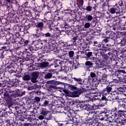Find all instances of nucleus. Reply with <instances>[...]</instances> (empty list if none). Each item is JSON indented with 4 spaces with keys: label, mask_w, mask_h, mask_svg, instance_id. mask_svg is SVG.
<instances>
[{
    "label": "nucleus",
    "mask_w": 126,
    "mask_h": 126,
    "mask_svg": "<svg viewBox=\"0 0 126 126\" xmlns=\"http://www.w3.org/2000/svg\"><path fill=\"white\" fill-rule=\"evenodd\" d=\"M55 83H56V84H57V85L61 84V82H58V81H56V82H55Z\"/></svg>",
    "instance_id": "nucleus-60"
},
{
    "label": "nucleus",
    "mask_w": 126,
    "mask_h": 126,
    "mask_svg": "<svg viewBox=\"0 0 126 126\" xmlns=\"http://www.w3.org/2000/svg\"><path fill=\"white\" fill-rule=\"evenodd\" d=\"M5 97H7V98H9V95L8 94H5Z\"/></svg>",
    "instance_id": "nucleus-55"
},
{
    "label": "nucleus",
    "mask_w": 126,
    "mask_h": 126,
    "mask_svg": "<svg viewBox=\"0 0 126 126\" xmlns=\"http://www.w3.org/2000/svg\"><path fill=\"white\" fill-rule=\"evenodd\" d=\"M108 56H112L113 55V53H108Z\"/></svg>",
    "instance_id": "nucleus-61"
},
{
    "label": "nucleus",
    "mask_w": 126,
    "mask_h": 126,
    "mask_svg": "<svg viewBox=\"0 0 126 126\" xmlns=\"http://www.w3.org/2000/svg\"><path fill=\"white\" fill-rule=\"evenodd\" d=\"M53 118V116H52V115H49L48 117H46V120H51V119Z\"/></svg>",
    "instance_id": "nucleus-40"
},
{
    "label": "nucleus",
    "mask_w": 126,
    "mask_h": 126,
    "mask_svg": "<svg viewBox=\"0 0 126 126\" xmlns=\"http://www.w3.org/2000/svg\"><path fill=\"white\" fill-rule=\"evenodd\" d=\"M98 120H100V121H103L104 120V117H102V115H100L98 116Z\"/></svg>",
    "instance_id": "nucleus-46"
},
{
    "label": "nucleus",
    "mask_w": 126,
    "mask_h": 126,
    "mask_svg": "<svg viewBox=\"0 0 126 126\" xmlns=\"http://www.w3.org/2000/svg\"><path fill=\"white\" fill-rule=\"evenodd\" d=\"M113 119V120H115V123L116 124H121L122 125V123H123V121H124V119H122L121 116H118L116 117V118H112Z\"/></svg>",
    "instance_id": "nucleus-9"
},
{
    "label": "nucleus",
    "mask_w": 126,
    "mask_h": 126,
    "mask_svg": "<svg viewBox=\"0 0 126 126\" xmlns=\"http://www.w3.org/2000/svg\"><path fill=\"white\" fill-rule=\"evenodd\" d=\"M94 51H97V53L95 54V56L96 58H107V56H103L104 55V53L106 52H107V50L108 49H102V48H101V44H98V42L95 41L94 42Z\"/></svg>",
    "instance_id": "nucleus-1"
},
{
    "label": "nucleus",
    "mask_w": 126,
    "mask_h": 126,
    "mask_svg": "<svg viewBox=\"0 0 126 126\" xmlns=\"http://www.w3.org/2000/svg\"><path fill=\"white\" fill-rule=\"evenodd\" d=\"M30 75H25L23 77V80H25L26 81H27L28 80H30Z\"/></svg>",
    "instance_id": "nucleus-19"
},
{
    "label": "nucleus",
    "mask_w": 126,
    "mask_h": 126,
    "mask_svg": "<svg viewBox=\"0 0 126 126\" xmlns=\"http://www.w3.org/2000/svg\"><path fill=\"white\" fill-rule=\"evenodd\" d=\"M72 78L74 80V81H76V82H77L78 84H80V85L83 84V81H82V79H81V78L73 77Z\"/></svg>",
    "instance_id": "nucleus-12"
},
{
    "label": "nucleus",
    "mask_w": 126,
    "mask_h": 126,
    "mask_svg": "<svg viewBox=\"0 0 126 126\" xmlns=\"http://www.w3.org/2000/svg\"><path fill=\"white\" fill-rule=\"evenodd\" d=\"M50 113V111H48L46 108H42V110L40 112V115H42V116H46Z\"/></svg>",
    "instance_id": "nucleus-14"
},
{
    "label": "nucleus",
    "mask_w": 126,
    "mask_h": 126,
    "mask_svg": "<svg viewBox=\"0 0 126 126\" xmlns=\"http://www.w3.org/2000/svg\"><path fill=\"white\" fill-rule=\"evenodd\" d=\"M52 76H53V75H52V74L48 73L46 75H45V78H46V79H48V78H51Z\"/></svg>",
    "instance_id": "nucleus-25"
},
{
    "label": "nucleus",
    "mask_w": 126,
    "mask_h": 126,
    "mask_svg": "<svg viewBox=\"0 0 126 126\" xmlns=\"http://www.w3.org/2000/svg\"><path fill=\"white\" fill-rule=\"evenodd\" d=\"M83 3H84V1L83 0H80V5L82 6V5H83Z\"/></svg>",
    "instance_id": "nucleus-44"
},
{
    "label": "nucleus",
    "mask_w": 126,
    "mask_h": 126,
    "mask_svg": "<svg viewBox=\"0 0 126 126\" xmlns=\"http://www.w3.org/2000/svg\"><path fill=\"white\" fill-rule=\"evenodd\" d=\"M91 60H92L93 61H95L96 60V58L94 57H92L91 59Z\"/></svg>",
    "instance_id": "nucleus-57"
},
{
    "label": "nucleus",
    "mask_w": 126,
    "mask_h": 126,
    "mask_svg": "<svg viewBox=\"0 0 126 126\" xmlns=\"http://www.w3.org/2000/svg\"><path fill=\"white\" fill-rule=\"evenodd\" d=\"M119 5L121 7H123V6H125L126 7V6H125V4H124V2H123L122 0L119 2Z\"/></svg>",
    "instance_id": "nucleus-30"
},
{
    "label": "nucleus",
    "mask_w": 126,
    "mask_h": 126,
    "mask_svg": "<svg viewBox=\"0 0 126 126\" xmlns=\"http://www.w3.org/2000/svg\"><path fill=\"white\" fill-rule=\"evenodd\" d=\"M102 106H104V104L102 105H96V107H97V108H100V107H102Z\"/></svg>",
    "instance_id": "nucleus-52"
},
{
    "label": "nucleus",
    "mask_w": 126,
    "mask_h": 126,
    "mask_svg": "<svg viewBox=\"0 0 126 126\" xmlns=\"http://www.w3.org/2000/svg\"><path fill=\"white\" fill-rule=\"evenodd\" d=\"M95 64H96V65H101V63H100V61L98 60H95Z\"/></svg>",
    "instance_id": "nucleus-34"
},
{
    "label": "nucleus",
    "mask_w": 126,
    "mask_h": 126,
    "mask_svg": "<svg viewBox=\"0 0 126 126\" xmlns=\"http://www.w3.org/2000/svg\"><path fill=\"white\" fill-rule=\"evenodd\" d=\"M89 116L91 119H95L97 117V113L95 110H94L89 113Z\"/></svg>",
    "instance_id": "nucleus-10"
},
{
    "label": "nucleus",
    "mask_w": 126,
    "mask_h": 126,
    "mask_svg": "<svg viewBox=\"0 0 126 126\" xmlns=\"http://www.w3.org/2000/svg\"><path fill=\"white\" fill-rule=\"evenodd\" d=\"M92 125L94 126H103V124L99 123L97 120L94 119L91 121Z\"/></svg>",
    "instance_id": "nucleus-8"
},
{
    "label": "nucleus",
    "mask_w": 126,
    "mask_h": 126,
    "mask_svg": "<svg viewBox=\"0 0 126 126\" xmlns=\"http://www.w3.org/2000/svg\"><path fill=\"white\" fill-rule=\"evenodd\" d=\"M34 100H35V102H40L41 99H40V98L39 97L36 96L34 98Z\"/></svg>",
    "instance_id": "nucleus-39"
},
{
    "label": "nucleus",
    "mask_w": 126,
    "mask_h": 126,
    "mask_svg": "<svg viewBox=\"0 0 126 126\" xmlns=\"http://www.w3.org/2000/svg\"><path fill=\"white\" fill-rule=\"evenodd\" d=\"M69 88L71 90V91H74V90H77V87L72 85H70Z\"/></svg>",
    "instance_id": "nucleus-23"
},
{
    "label": "nucleus",
    "mask_w": 126,
    "mask_h": 126,
    "mask_svg": "<svg viewBox=\"0 0 126 126\" xmlns=\"http://www.w3.org/2000/svg\"><path fill=\"white\" fill-rule=\"evenodd\" d=\"M69 57L71 60H73V57L74 56V52L70 51L68 53Z\"/></svg>",
    "instance_id": "nucleus-18"
},
{
    "label": "nucleus",
    "mask_w": 126,
    "mask_h": 126,
    "mask_svg": "<svg viewBox=\"0 0 126 126\" xmlns=\"http://www.w3.org/2000/svg\"><path fill=\"white\" fill-rule=\"evenodd\" d=\"M42 124H44V125H47V122L46 121H42Z\"/></svg>",
    "instance_id": "nucleus-56"
},
{
    "label": "nucleus",
    "mask_w": 126,
    "mask_h": 126,
    "mask_svg": "<svg viewBox=\"0 0 126 126\" xmlns=\"http://www.w3.org/2000/svg\"><path fill=\"white\" fill-rule=\"evenodd\" d=\"M96 17H98V18H100V17H102L103 15H104V14L100 12L99 11H97L96 13Z\"/></svg>",
    "instance_id": "nucleus-20"
},
{
    "label": "nucleus",
    "mask_w": 126,
    "mask_h": 126,
    "mask_svg": "<svg viewBox=\"0 0 126 126\" xmlns=\"http://www.w3.org/2000/svg\"><path fill=\"white\" fill-rule=\"evenodd\" d=\"M109 11L111 14H121V9L118 6L110 8Z\"/></svg>",
    "instance_id": "nucleus-7"
},
{
    "label": "nucleus",
    "mask_w": 126,
    "mask_h": 126,
    "mask_svg": "<svg viewBox=\"0 0 126 126\" xmlns=\"http://www.w3.org/2000/svg\"><path fill=\"white\" fill-rule=\"evenodd\" d=\"M39 74H40V73L38 71L33 72L32 73V77H34L35 78H38V77H39Z\"/></svg>",
    "instance_id": "nucleus-16"
},
{
    "label": "nucleus",
    "mask_w": 126,
    "mask_h": 126,
    "mask_svg": "<svg viewBox=\"0 0 126 126\" xmlns=\"http://www.w3.org/2000/svg\"><path fill=\"white\" fill-rule=\"evenodd\" d=\"M110 94L107 93L103 92L102 96L101 97V102H103L104 100H107V96H109Z\"/></svg>",
    "instance_id": "nucleus-13"
},
{
    "label": "nucleus",
    "mask_w": 126,
    "mask_h": 126,
    "mask_svg": "<svg viewBox=\"0 0 126 126\" xmlns=\"http://www.w3.org/2000/svg\"><path fill=\"white\" fill-rule=\"evenodd\" d=\"M79 107L84 110H87V111H91L93 109V107L89 103H85V102H83L79 103Z\"/></svg>",
    "instance_id": "nucleus-5"
},
{
    "label": "nucleus",
    "mask_w": 126,
    "mask_h": 126,
    "mask_svg": "<svg viewBox=\"0 0 126 126\" xmlns=\"http://www.w3.org/2000/svg\"><path fill=\"white\" fill-rule=\"evenodd\" d=\"M90 94H96L97 93V92L95 91L94 90L91 91Z\"/></svg>",
    "instance_id": "nucleus-47"
},
{
    "label": "nucleus",
    "mask_w": 126,
    "mask_h": 126,
    "mask_svg": "<svg viewBox=\"0 0 126 126\" xmlns=\"http://www.w3.org/2000/svg\"><path fill=\"white\" fill-rule=\"evenodd\" d=\"M36 27H37V28H43V27H44V23H43V22L37 23Z\"/></svg>",
    "instance_id": "nucleus-21"
},
{
    "label": "nucleus",
    "mask_w": 126,
    "mask_h": 126,
    "mask_svg": "<svg viewBox=\"0 0 126 126\" xmlns=\"http://www.w3.org/2000/svg\"><path fill=\"white\" fill-rule=\"evenodd\" d=\"M44 107H47V106H49V101L45 100L43 104Z\"/></svg>",
    "instance_id": "nucleus-36"
},
{
    "label": "nucleus",
    "mask_w": 126,
    "mask_h": 126,
    "mask_svg": "<svg viewBox=\"0 0 126 126\" xmlns=\"http://www.w3.org/2000/svg\"><path fill=\"white\" fill-rule=\"evenodd\" d=\"M119 91H120V92H125V90L124 89V87H120L118 89Z\"/></svg>",
    "instance_id": "nucleus-38"
},
{
    "label": "nucleus",
    "mask_w": 126,
    "mask_h": 126,
    "mask_svg": "<svg viewBox=\"0 0 126 126\" xmlns=\"http://www.w3.org/2000/svg\"><path fill=\"white\" fill-rule=\"evenodd\" d=\"M101 80H104V81H105V80H106V78H104V77L102 76Z\"/></svg>",
    "instance_id": "nucleus-58"
},
{
    "label": "nucleus",
    "mask_w": 126,
    "mask_h": 126,
    "mask_svg": "<svg viewBox=\"0 0 126 126\" xmlns=\"http://www.w3.org/2000/svg\"><path fill=\"white\" fill-rule=\"evenodd\" d=\"M102 42H104V43H107L108 42V39H104L103 40Z\"/></svg>",
    "instance_id": "nucleus-49"
},
{
    "label": "nucleus",
    "mask_w": 126,
    "mask_h": 126,
    "mask_svg": "<svg viewBox=\"0 0 126 126\" xmlns=\"http://www.w3.org/2000/svg\"><path fill=\"white\" fill-rule=\"evenodd\" d=\"M78 54H81V55H82V54H84V52L79 51V52H78Z\"/></svg>",
    "instance_id": "nucleus-51"
},
{
    "label": "nucleus",
    "mask_w": 126,
    "mask_h": 126,
    "mask_svg": "<svg viewBox=\"0 0 126 126\" xmlns=\"http://www.w3.org/2000/svg\"><path fill=\"white\" fill-rule=\"evenodd\" d=\"M122 126H126V120L123 119V122H122Z\"/></svg>",
    "instance_id": "nucleus-41"
},
{
    "label": "nucleus",
    "mask_w": 126,
    "mask_h": 126,
    "mask_svg": "<svg viewBox=\"0 0 126 126\" xmlns=\"http://www.w3.org/2000/svg\"><path fill=\"white\" fill-rule=\"evenodd\" d=\"M85 92V89L81 88L78 89L77 91L71 92L70 91H66V94L68 97H72V98H76V97H79L82 93Z\"/></svg>",
    "instance_id": "nucleus-3"
},
{
    "label": "nucleus",
    "mask_w": 126,
    "mask_h": 126,
    "mask_svg": "<svg viewBox=\"0 0 126 126\" xmlns=\"http://www.w3.org/2000/svg\"><path fill=\"white\" fill-rule=\"evenodd\" d=\"M125 112L121 113L120 115H119V117H121L122 119H125V118H126V114H125Z\"/></svg>",
    "instance_id": "nucleus-28"
},
{
    "label": "nucleus",
    "mask_w": 126,
    "mask_h": 126,
    "mask_svg": "<svg viewBox=\"0 0 126 126\" xmlns=\"http://www.w3.org/2000/svg\"><path fill=\"white\" fill-rule=\"evenodd\" d=\"M113 88L111 86H107L103 91L104 93H108V92H111Z\"/></svg>",
    "instance_id": "nucleus-15"
},
{
    "label": "nucleus",
    "mask_w": 126,
    "mask_h": 126,
    "mask_svg": "<svg viewBox=\"0 0 126 126\" xmlns=\"http://www.w3.org/2000/svg\"><path fill=\"white\" fill-rule=\"evenodd\" d=\"M36 94H37V95H40V94H41V92H40V91H37V92H36Z\"/></svg>",
    "instance_id": "nucleus-53"
},
{
    "label": "nucleus",
    "mask_w": 126,
    "mask_h": 126,
    "mask_svg": "<svg viewBox=\"0 0 126 126\" xmlns=\"http://www.w3.org/2000/svg\"><path fill=\"white\" fill-rule=\"evenodd\" d=\"M102 77H103V78H106V77H107V75H106V74H103V75H102Z\"/></svg>",
    "instance_id": "nucleus-54"
},
{
    "label": "nucleus",
    "mask_w": 126,
    "mask_h": 126,
    "mask_svg": "<svg viewBox=\"0 0 126 126\" xmlns=\"http://www.w3.org/2000/svg\"><path fill=\"white\" fill-rule=\"evenodd\" d=\"M59 64H60L62 71H64V72H67V71L73 69V64L70 61H67L65 62L61 61L59 62Z\"/></svg>",
    "instance_id": "nucleus-2"
},
{
    "label": "nucleus",
    "mask_w": 126,
    "mask_h": 126,
    "mask_svg": "<svg viewBox=\"0 0 126 126\" xmlns=\"http://www.w3.org/2000/svg\"><path fill=\"white\" fill-rule=\"evenodd\" d=\"M6 1V3H10V0H4Z\"/></svg>",
    "instance_id": "nucleus-50"
},
{
    "label": "nucleus",
    "mask_w": 126,
    "mask_h": 126,
    "mask_svg": "<svg viewBox=\"0 0 126 126\" xmlns=\"http://www.w3.org/2000/svg\"><path fill=\"white\" fill-rule=\"evenodd\" d=\"M49 15H51L50 13H47L46 15H45L44 20L48 21V19L47 18V16H49Z\"/></svg>",
    "instance_id": "nucleus-37"
},
{
    "label": "nucleus",
    "mask_w": 126,
    "mask_h": 126,
    "mask_svg": "<svg viewBox=\"0 0 126 126\" xmlns=\"http://www.w3.org/2000/svg\"><path fill=\"white\" fill-rule=\"evenodd\" d=\"M55 72H56V71L54 70H53V71H52V73H51V75H53V74H55Z\"/></svg>",
    "instance_id": "nucleus-59"
},
{
    "label": "nucleus",
    "mask_w": 126,
    "mask_h": 126,
    "mask_svg": "<svg viewBox=\"0 0 126 126\" xmlns=\"http://www.w3.org/2000/svg\"><path fill=\"white\" fill-rule=\"evenodd\" d=\"M84 27H85V28H89L90 27V23H87L85 24Z\"/></svg>",
    "instance_id": "nucleus-33"
},
{
    "label": "nucleus",
    "mask_w": 126,
    "mask_h": 126,
    "mask_svg": "<svg viewBox=\"0 0 126 126\" xmlns=\"http://www.w3.org/2000/svg\"><path fill=\"white\" fill-rule=\"evenodd\" d=\"M90 76L92 77V78H94V77H96V74L92 72L90 73Z\"/></svg>",
    "instance_id": "nucleus-32"
},
{
    "label": "nucleus",
    "mask_w": 126,
    "mask_h": 126,
    "mask_svg": "<svg viewBox=\"0 0 126 126\" xmlns=\"http://www.w3.org/2000/svg\"><path fill=\"white\" fill-rule=\"evenodd\" d=\"M39 120H44L45 119V117H44V115H40L38 117Z\"/></svg>",
    "instance_id": "nucleus-42"
},
{
    "label": "nucleus",
    "mask_w": 126,
    "mask_h": 126,
    "mask_svg": "<svg viewBox=\"0 0 126 126\" xmlns=\"http://www.w3.org/2000/svg\"><path fill=\"white\" fill-rule=\"evenodd\" d=\"M110 126H118L117 125L115 124H112Z\"/></svg>",
    "instance_id": "nucleus-64"
},
{
    "label": "nucleus",
    "mask_w": 126,
    "mask_h": 126,
    "mask_svg": "<svg viewBox=\"0 0 126 126\" xmlns=\"http://www.w3.org/2000/svg\"><path fill=\"white\" fill-rule=\"evenodd\" d=\"M54 70H49V73H52Z\"/></svg>",
    "instance_id": "nucleus-62"
},
{
    "label": "nucleus",
    "mask_w": 126,
    "mask_h": 126,
    "mask_svg": "<svg viewBox=\"0 0 126 126\" xmlns=\"http://www.w3.org/2000/svg\"><path fill=\"white\" fill-rule=\"evenodd\" d=\"M68 117L69 118V119H70V120H73L72 116H71V113H69L68 114Z\"/></svg>",
    "instance_id": "nucleus-43"
},
{
    "label": "nucleus",
    "mask_w": 126,
    "mask_h": 126,
    "mask_svg": "<svg viewBox=\"0 0 126 126\" xmlns=\"http://www.w3.org/2000/svg\"><path fill=\"white\" fill-rule=\"evenodd\" d=\"M85 99L87 102H89L90 100H91V98L92 97V95L90 93H87L85 94Z\"/></svg>",
    "instance_id": "nucleus-11"
},
{
    "label": "nucleus",
    "mask_w": 126,
    "mask_h": 126,
    "mask_svg": "<svg viewBox=\"0 0 126 126\" xmlns=\"http://www.w3.org/2000/svg\"><path fill=\"white\" fill-rule=\"evenodd\" d=\"M77 37H74L73 38V40H74V41H75V40H77Z\"/></svg>",
    "instance_id": "nucleus-63"
},
{
    "label": "nucleus",
    "mask_w": 126,
    "mask_h": 126,
    "mask_svg": "<svg viewBox=\"0 0 126 126\" xmlns=\"http://www.w3.org/2000/svg\"><path fill=\"white\" fill-rule=\"evenodd\" d=\"M102 116H104V117H110L111 119H117L118 117H120L121 116V112H119V110L118 111L115 110H112L111 112L109 114V113L107 112H105L102 114Z\"/></svg>",
    "instance_id": "nucleus-4"
},
{
    "label": "nucleus",
    "mask_w": 126,
    "mask_h": 126,
    "mask_svg": "<svg viewBox=\"0 0 126 126\" xmlns=\"http://www.w3.org/2000/svg\"><path fill=\"white\" fill-rule=\"evenodd\" d=\"M118 109L119 110V113H126V105L124 102L120 101L118 102Z\"/></svg>",
    "instance_id": "nucleus-6"
},
{
    "label": "nucleus",
    "mask_w": 126,
    "mask_h": 126,
    "mask_svg": "<svg viewBox=\"0 0 126 126\" xmlns=\"http://www.w3.org/2000/svg\"><path fill=\"white\" fill-rule=\"evenodd\" d=\"M118 108L115 107L111 110L118 111Z\"/></svg>",
    "instance_id": "nucleus-48"
},
{
    "label": "nucleus",
    "mask_w": 126,
    "mask_h": 126,
    "mask_svg": "<svg viewBox=\"0 0 126 126\" xmlns=\"http://www.w3.org/2000/svg\"><path fill=\"white\" fill-rule=\"evenodd\" d=\"M85 18H86L88 21H91L93 19V17L90 14H87L86 15Z\"/></svg>",
    "instance_id": "nucleus-17"
},
{
    "label": "nucleus",
    "mask_w": 126,
    "mask_h": 126,
    "mask_svg": "<svg viewBox=\"0 0 126 126\" xmlns=\"http://www.w3.org/2000/svg\"><path fill=\"white\" fill-rule=\"evenodd\" d=\"M41 66L43 68L48 67V66H49V64L46 62H44L41 63Z\"/></svg>",
    "instance_id": "nucleus-24"
},
{
    "label": "nucleus",
    "mask_w": 126,
    "mask_h": 126,
    "mask_svg": "<svg viewBox=\"0 0 126 126\" xmlns=\"http://www.w3.org/2000/svg\"><path fill=\"white\" fill-rule=\"evenodd\" d=\"M45 37H51V38H54V35L51 34L50 32H47L44 34Z\"/></svg>",
    "instance_id": "nucleus-26"
},
{
    "label": "nucleus",
    "mask_w": 126,
    "mask_h": 126,
    "mask_svg": "<svg viewBox=\"0 0 126 126\" xmlns=\"http://www.w3.org/2000/svg\"><path fill=\"white\" fill-rule=\"evenodd\" d=\"M31 81L33 83H36L37 82V78L32 77V78L31 79Z\"/></svg>",
    "instance_id": "nucleus-29"
},
{
    "label": "nucleus",
    "mask_w": 126,
    "mask_h": 126,
    "mask_svg": "<svg viewBox=\"0 0 126 126\" xmlns=\"http://www.w3.org/2000/svg\"><path fill=\"white\" fill-rule=\"evenodd\" d=\"M85 64H86V65H87L89 66H91L93 65V63L90 62V61H87L85 63Z\"/></svg>",
    "instance_id": "nucleus-27"
},
{
    "label": "nucleus",
    "mask_w": 126,
    "mask_h": 126,
    "mask_svg": "<svg viewBox=\"0 0 126 126\" xmlns=\"http://www.w3.org/2000/svg\"><path fill=\"white\" fill-rule=\"evenodd\" d=\"M86 56L89 58L88 60H89V59H90V57L92 56V52H89L87 53Z\"/></svg>",
    "instance_id": "nucleus-31"
},
{
    "label": "nucleus",
    "mask_w": 126,
    "mask_h": 126,
    "mask_svg": "<svg viewBox=\"0 0 126 126\" xmlns=\"http://www.w3.org/2000/svg\"><path fill=\"white\" fill-rule=\"evenodd\" d=\"M92 8H93L92 6L88 5L86 7L85 9L87 11H88V12H91V11H92Z\"/></svg>",
    "instance_id": "nucleus-22"
},
{
    "label": "nucleus",
    "mask_w": 126,
    "mask_h": 126,
    "mask_svg": "<svg viewBox=\"0 0 126 126\" xmlns=\"http://www.w3.org/2000/svg\"><path fill=\"white\" fill-rule=\"evenodd\" d=\"M29 41L28 40H24V45H27L28 44H29Z\"/></svg>",
    "instance_id": "nucleus-45"
},
{
    "label": "nucleus",
    "mask_w": 126,
    "mask_h": 126,
    "mask_svg": "<svg viewBox=\"0 0 126 126\" xmlns=\"http://www.w3.org/2000/svg\"><path fill=\"white\" fill-rule=\"evenodd\" d=\"M107 100H108V101H113L114 99L113 98V97H111V96L108 95H107Z\"/></svg>",
    "instance_id": "nucleus-35"
}]
</instances>
